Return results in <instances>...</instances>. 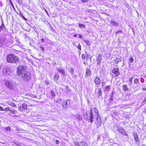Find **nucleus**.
Wrapping results in <instances>:
<instances>
[{
	"label": "nucleus",
	"instance_id": "obj_28",
	"mask_svg": "<svg viewBox=\"0 0 146 146\" xmlns=\"http://www.w3.org/2000/svg\"><path fill=\"white\" fill-rule=\"evenodd\" d=\"M70 73L72 74H74V69L73 68L71 67L70 68Z\"/></svg>",
	"mask_w": 146,
	"mask_h": 146
},
{
	"label": "nucleus",
	"instance_id": "obj_61",
	"mask_svg": "<svg viewBox=\"0 0 146 146\" xmlns=\"http://www.w3.org/2000/svg\"><path fill=\"white\" fill-rule=\"evenodd\" d=\"M24 18V19L26 20H27V19L25 18L23 16H22Z\"/></svg>",
	"mask_w": 146,
	"mask_h": 146
},
{
	"label": "nucleus",
	"instance_id": "obj_13",
	"mask_svg": "<svg viewBox=\"0 0 146 146\" xmlns=\"http://www.w3.org/2000/svg\"><path fill=\"white\" fill-rule=\"evenodd\" d=\"M101 81V80L98 76L96 77L94 80V82L96 85L99 84L100 83Z\"/></svg>",
	"mask_w": 146,
	"mask_h": 146
},
{
	"label": "nucleus",
	"instance_id": "obj_45",
	"mask_svg": "<svg viewBox=\"0 0 146 146\" xmlns=\"http://www.w3.org/2000/svg\"><path fill=\"white\" fill-rule=\"evenodd\" d=\"M5 129L8 131H10L11 130L10 127H8L5 128Z\"/></svg>",
	"mask_w": 146,
	"mask_h": 146
},
{
	"label": "nucleus",
	"instance_id": "obj_9",
	"mask_svg": "<svg viewBox=\"0 0 146 146\" xmlns=\"http://www.w3.org/2000/svg\"><path fill=\"white\" fill-rule=\"evenodd\" d=\"M70 104V102L69 100H64L63 101V107L66 108Z\"/></svg>",
	"mask_w": 146,
	"mask_h": 146
},
{
	"label": "nucleus",
	"instance_id": "obj_3",
	"mask_svg": "<svg viewBox=\"0 0 146 146\" xmlns=\"http://www.w3.org/2000/svg\"><path fill=\"white\" fill-rule=\"evenodd\" d=\"M19 76L22 81L28 82L31 80V74L29 71H26Z\"/></svg>",
	"mask_w": 146,
	"mask_h": 146
},
{
	"label": "nucleus",
	"instance_id": "obj_53",
	"mask_svg": "<svg viewBox=\"0 0 146 146\" xmlns=\"http://www.w3.org/2000/svg\"><path fill=\"white\" fill-rule=\"evenodd\" d=\"M40 48H41V49H42V51H44V48L42 46H40Z\"/></svg>",
	"mask_w": 146,
	"mask_h": 146
},
{
	"label": "nucleus",
	"instance_id": "obj_39",
	"mask_svg": "<svg viewBox=\"0 0 146 146\" xmlns=\"http://www.w3.org/2000/svg\"><path fill=\"white\" fill-rule=\"evenodd\" d=\"M123 32L121 30H119L116 33V35H117L119 34V33H122Z\"/></svg>",
	"mask_w": 146,
	"mask_h": 146
},
{
	"label": "nucleus",
	"instance_id": "obj_38",
	"mask_svg": "<svg viewBox=\"0 0 146 146\" xmlns=\"http://www.w3.org/2000/svg\"><path fill=\"white\" fill-rule=\"evenodd\" d=\"M86 55L85 54H82V59L83 60H84L86 57Z\"/></svg>",
	"mask_w": 146,
	"mask_h": 146
},
{
	"label": "nucleus",
	"instance_id": "obj_16",
	"mask_svg": "<svg viewBox=\"0 0 146 146\" xmlns=\"http://www.w3.org/2000/svg\"><path fill=\"white\" fill-rule=\"evenodd\" d=\"M91 74L90 71L88 68H87L86 70V76L88 77Z\"/></svg>",
	"mask_w": 146,
	"mask_h": 146
},
{
	"label": "nucleus",
	"instance_id": "obj_22",
	"mask_svg": "<svg viewBox=\"0 0 146 146\" xmlns=\"http://www.w3.org/2000/svg\"><path fill=\"white\" fill-rule=\"evenodd\" d=\"M80 143L83 146H87L88 144L87 143L84 141H82L80 142Z\"/></svg>",
	"mask_w": 146,
	"mask_h": 146
},
{
	"label": "nucleus",
	"instance_id": "obj_42",
	"mask_svg": "<svg viewBox=\"0 0 146 146\" xmlns=\"http://www.w3.org/2000/svg\"><path fill=\"white\" fill-rule=\"evenodd\" d=\"M77 48L80 50H81V45L80 44V43L78 44Z\"/></svg>",
	"mask_w": 146,
	"mask_h": 146
},
{
	"label": "nucleus",
	"instance_id": "obj_19",
	"mask_svg": "<svg viewBox=\"0 0 146 146\" xmlns=\"http://www.w3.org/2000/svg\"><path fill=\"white\" fill-rule=\"evenodd\" d=\"M98 92L97 93V95L98 97H99L102 95V90L100 88H98Z\"/></svg>",
	"mask_w": 146,
	"mask_h": 146
},
{
	"label": "nucleus",
	"instance_id": "obj_55",
	"mask_svg": "<svg viewBox=\"0 0 146 146\" xmlns=\"http://www.w3.org/2000/svg\"><path fill=\"white\" fill-rule=\"evenodd\" d=\"M112 96V97L113 96V92H112L110 96Z\"/></svg>",
	"mask_w": 146,
	"mask_h": 146
},
{
	"label": "nucleus",
	"instance_id": "obj_25",
	"mask_svg": "<svg viewBox=\"0 0 146 146\" xmlns=\"http://www.w3.org/2000/svg\"><path fill=\"white\" fill-rule=\"evenodd\" d=\"M123 90L126 91L128 90V87L127 85H124L123 86Z\"/></svg>",
	"mask_w": 146,
	"mask_h": 146
},
{
	"label": "nucleus",
	"instance_id": "obj_2",
	"mask_svg": "<svg viewBox=\"0 0 146 146\" xmlns=\"http://www.w3.org/2000/svg\"><path fill=\"white\" fill-rule=\"evenodd\" d=\"M6 60L8 62L15 63L18 61L19 59L16 55L13 54H10L7 56Z\"/></svg>",
	"mask_w": 146,
	"mask_h": 146
},
{
	"label": "nucleus",
	"instance_id": "obj_30",
	"mask_svg": "<svg viewBox=\"0 0 146 146\" xmlns=\"http://www.w3.org/2000/svg\"><path fill=\"white\" fill-rule=\"evenodd\" d=\"M134 82L135 84H137L139 82V80L137 78H136L134 80Z\"/></svg>",
	"mask_w": 146,
	"mask_h": 146
},
{
	"label": "nucleus",
	"instance_id": "obj_37",
	"mask_svg": "<svg viewBox=\"0 0 146 146\" xmlns=\"http://www.w3.org/2000/svg\"><path fill=\"white\" fill-rule=\"evenodd\" d=\"M5 26L4 25H1L0 26V32L3 30L4 28H5Z\"/></svg>",
	"mask_w": 146,
	"mask_h": 146
},
{
	"label": "nucleus",
	"instance_id": "obj_51",
	"mask_svg": "<svg viewBox=\"0 0 146 146\" xmlns=\"http://www.w3.org/2000/svg\"><path fill=\"white\" fill-rule=\"evenodd\" d=\"M105 83H106V82H102V86H103L105 84Z\"/></svg>",
	"mask_w": 146,
	"mask_h": 146
},
{
	"label": "nucleus",
	"instance_id": "obj_63",
	"mask_svg": "<svg viewBox=\"0 0 146 146\" xmlns=\"http://www.w3.org/2000/svg\"><path fill=\"white\" fill-rule=\"evenodd\" d=\"M142 146H146L145 145L143 144L142 145Z\"/></svg>",
	"mask_w": 146,
	"mask_h": 146
},
{
	"label": "nucleus",
	"instance_id": "obj_31",
	"mask_svg": "<svg viewBox=\"0 0 146 146\" xmlns=\"http://www.w3.org/2000/svg\"><path fill=\"white\" fill-rule=\"evenodd\" d=\"M19 111H24V110H23V107L22 106H20L19 108Z\"/></svg>",
	"mask_w": 146,
	"mask_h": 146
},
{
	"label": "nucleus",
	"instance_id": "obj_40",
	"mask_svg": "<svg viewBox=\"0 0 146 146\" xmlns=\"http://www.w3.org/2000/svg\"><path fill=\"white\" fill-rule=\"evenodd\" d=\"M129 62L132 63L133 62V59L132 57H131L129 58Z\"/></svg>",
	"mask_w": 146,
	"mask_h": 146
},
{
	"label": "nucleus",
	"instance_id": "obj_59",
	"mask_svg": "<svg viewBox=\"0 0 146 146\" xmlns=\"http://www.w3.org/2000/svg\"><path fill=\"white\" fill-rule=\"evenodd\" d=\"M79 143L78 142H76L75 143V144L76 145H79Z\"/></svg>",
	"mask_w": 146,
	"mask_h": 146
},
{
	"label": "nucleus",
	"instance_id": "obj_43",
	"mask_svg": "<svg viewBox=\"0 0 146 146\" xmlns=\"http://www.w3.org/2000/svg\"><path fill=\"white\" fill-rule=\"evenodd\" d=\"M113 97H112V96H110V97L109 99V101L110 102H111V101H113Z\"/></svg>",
	"mask_w": 146,
	"mask_h": 146
},
{
	"label": "nucleus",
	"instance_id": "obj_50",
	"mask_svg": "<svg viewBox=\"0 0 146 146\" xmlns=\"http://www.w3.org/2000/svg\"><path fill=\"white\" fill-rule=\"evenodd\" d=\"M146 101V97H145V99L143 101V103H144V102Z\"/></svg>",
	"mask_w": 146,
	"mask_h": 146
},
{
	"label": "nucleus",
	"instance_id": "obj_18",
	"mask_svg": "<svg viewBox=\"0 0 146 146\" xmlns=\"http://www.w3.org/2000/svg\"><path fill=\"white\" fill-rule=\"evenodd\" d=\"M110 23L112 24L113 26H117L119 25V23L118 22L113 21H111L110 22Z\"/></svg>",
	"mask_w": 146,
	"mask_h": 146
},
{
	"label": "nucleus",
	"instance_id": "obj_7",
	"mask_svg": "<svg viewBox=\"0 0 146 146\" xmlns=\"http://www.w3.org/2000/svg\"><path fill=\"white\" fill-rule=\"evenodd\" d=\"M8 44L7 39L5 37H0V47L6 46Z\"/></svg>",
	"mask_w": 146,
	"mask_h": 146
},
{
	"label": "nucleus",
	"instance_id": "obj_58",
	"mask_svg": "<svg viewBox=\"0 0 146 146\" xmlns=\"http://www.w3.org/2000/svg\"><path fill=\"white\" fill-rule=\"evenodd\" d=\"M142 89L144 90H146V88H143L142 87Z\"/></svg>",
	"mask_w": 146,
	"mask_h": 146
},
{
	"label": "nucleus",
	"instance_id": "obj_29",
	"mask_svg": "<svg viewBox=\"0 0 146 146\" xmlns=\"http://www.w3.org/2000/svg\"><path fill=\"white\" fill-rule=\"evenodd\" d=\"M59 78V76L58 74H56L54 76V80H57Z\"/></svg>",
	"mask_w": 146,
	"mask_h": 146
},
{
	"label": "nucleus",
	"instance_id": "obj_47",
	"mask_svg": "<svg viewBox=\"0 0 146 146\" xmlns=\"http://www.w3.org/2000/svg\"><path fill=\"white\" fill-rule=\"evenodd\" d=\"M78 37L80 38H83V37L82 36V35L80 34H78Z\"/></svg>",
	"mask_w": 146,
	"mask_h": 146
},
{
	"label": "nucleus",
	"instance_id": "obj_14",
	"mask_svg": "<svg viewBox=\"0 0 146 146\" xmlns=\"http://www.w3.org/2000/svg\"><path fill=\"white\" fill-rule=\"evenodd\" d=\"M4 74L6 75H8L10 73V71L8 68H4L3 70Z\"/></svg>",
	"mask_w": 146,
	"mask_h": 146
},
{
	"label": "nucleus",
	"instance_id": "obj_6",
	"mask_svg": "<svg viewBox=\"0 0 146 146\" xmlns=\"http://www.w3.org/2000/svg\"><path fill=\"white\" fill-rule=\"evenodd\" d=\"M95 118V123L96 124L97 127H98L101 125L102 122L101 119L99 116L98 112L96 115V116Z\"/></svg>",
	"mask_w": 146,
	"mask_h": 146
},
{
	"label": "nucleus",
	"instance_id": "obj_56",
	"mask_svg": "<svg viewBox=\"0 0 146 146\" xmlns=\"http://www.w3.org/2000/svg\"><path fill=\"white\" fill-rule=\"evenodd\" d=\"M16 1L18 2L19 4L20 3V0H16Z\"/></svg>",
	"mask_w": 146,
	"mask_h": 146
},
{
	"label": "nucleus",
	"instance_id": "obj_12",
	"mask_svg": "<svg viewBox=\"0 0 146 146\" xmlns=\"http://www.w3.org/2000/svg\"><path fill=\"white\" fill-rule=\"evenodd\" d=\"M133 134L135 140L137 142V143L138 145H139L140 143V141L139 139L138 135L136 133H133Z\"/></svg>",
	"mask_w": 146,
	"mask_h": 146
},
{
	"label": "nucleus",
	"instance_id": "obj_27",
	"mask_svg": "<svg viewBox=\"0 0 146 146\" xmlns=\"http://www.w3.org/2000/svg\"><path fill=\"white\" fill-rule=\"evenodd\" d=\"M66 89L67 91H66V92H70L71 91V89L69 88V86H66Z\"/></svg>",
	"mask_w": 146,
	"mask_h": 146
},
{
	"label": "nucleus",
	"instance_id": "obj_64",
	"mask_svg": "<svg viewBox=\"0 0 146 146\" xmlns=\"http://www.w3.org/2000/svg\"><path fill=\"white\" fill-rule=\"evenodd\" d=\"M76 146H80V145H77Z\"/></svg>",
	"mask_w": 146,
	"mask_h": 146
},
{
	"label": "nucleus",
	"instance_id": "obj_11",
	"mask_svg": "<svg viewBox=\"0 0 146 146\" xmlns=\"http://www.w3.org/2000/svg\"><path fill=\"white\" fill-rule=\"evenodd\" d=\"M97 62V64L98 65H99L100 64L101 62L102 61V58L101 57V55L100 54H99L98 56L96 58V59Z\"/></svg>",
	"mask_w": 146,
	"mask_h": 146
},
{
	"label": "nucleus",
	"instance_id": "obj_24",
	"mask_svg": "<svg viewBox=\"0 0 146 146\" xmlns=\"http://www.w3.org/2000/svg\"><path fill=\"white\" fill-rule=\"evenodd\" d=\"M85 53H86V58H87V59L89 58H90V59L91 60V59H92V56H91L89 54H87L86 52H85Z\"/></svg>",
	"mask_w": 146,
	"mask_h": 146
},
{
	"label": "nucleus",
	"instance_id": "obj_21",
	"mask_svg": "<svg viewBox=\"0 0 146 146\" xmlns=\"http://www.w3.org/2000/svg\"><path fill=\"white\" fill-rule=\"evenodd\" d=\"M9 111H10V113L12 114H13L15 115H16L18 113V112L16 110H14L13 109L10 110H9Z\"/></svg>",
	"mask_w": 146,
	"mask_h": 146
},
{
	"label": "nucleus",
	"instance_id": "obj_33",
	"mask_svg": "<svg viewBox=\"0 0 146 146\" xmlns=\"http://www.w3.org/2000/svg\"><path fill=\"white\" fill-rule=\"evenodd\" d=\"M78 25L79 27L81 28H84L85 27V26L83 24H79Z\"/></svg>",
	"mask_w": 146,
	"mask_h": 146
},
{
	"label": "nucleus",
	"instance_id": "obj_5",
	"mask_svg": "<svg viewBox=\"0 0 146 146\" xmlns=\"http://www.w3.org/2000/svg\"><path fill=\"white\" fill-rule=\"evenodd\" d=\"M27 68L23 65H19L17 67V73L19 76L26 71Z\"/></svg>",
	"mask_w": 146,
	"mask_h": 146
},
{
	"label": "nucleus",
	"instance_id": "obj_23",
	"mask_svg": "<svg viewBox=\"0 0 146 146\" xmlns=\"http://www.w3.org/2000/svg\"><path fill=\"white\" fill-rule=\"evenodd\" d=\"M131 63V62H129L128 63V64H129V67L130 68L131 70H133L134 69V67L133 66L132 64Z\"/></svg>",
	"mask_w": 146,
	"mask_h": 146
},
{
	"label": "nucleus",
	"instance_id": "obj_49",
	"mask_svg": "<svg viewBox=\"0 0 146 146\" xmlns=\"http://www.w3.org/2000/svg\"><path fill=\"white\" fill-rule=\"evenodd\" d=\"M81 1L82 2H88V1L87 0H81Z\"/></svg>",
	"mask_w": 146,
	"mask_h": 146
},
{
	"label": "nucleus",
	"instance_id": "obj_1",
	"mask_svg": "<svg viewBox=\"0 0 146 146\" xmlns=\"http://www.w3.org/2000/svg\"><path fill=\"white\" fill-rule=\"evenodd\" d=\"M98 112V110L96 108H91L90 111H87L84 115L86 120L90 121L92 123L94 121L96 115Z\"/></svg>",
	"mask_w": 146,
	"mask_h": 146
},
{
	"label": "nucleus",
	"instance_id": "obj_60",
	"mask_svg": "<svg viewBox=\"0 0 146 146\" xmlns=\"http://www.w3.org/2000/svg\"><path fill=\"white\" fill-rule=\"evenodd\" d=\"M77 36V35L76 34H75L74 35V36L75 37H76Z\"/></svg>",
	"mask_w": 146,
	"mask_h": 146
},
{
	"label": "nucleus",
	"instance_id": "obj_17",
	"mask_svg": "<svg viewBox=\"0 0 146 146\" xmlns=\"http://www.w3.org/2000/svg\"><path fill=\"white\" fill-rule=\"evenodd\" d=\"M75 117L79 121H81L82 120V117L78 114H76L75 115Z\"/></svg>",
	"mask_w": 146,
	"mask_h": 146
},
{
	"label": "nucleus",
	"instance_id": "obj_36",
	"mask_svg": "<svg viewBox=\"0 0 146 146\" xmlns=\"http://www.w3.org/2000/svg\"><path fill=\"white\" fill-rule=\"evenodd\" d=\"M110 88V86H106L105 88V90L107 91H108Z\"/></svg>",
	"mask_w": 146,
	"mask_h": 146
},
{
	"label": "nucleus",
	"instance_id": "obj_20",
	"mask_svg": "<svg viewBox=\"0 0 146 146\" xmlns=\"http://www.w3.org/2000/svg\"><path fill=\"white\" fill-rule=\"evenodd\" d=\"M57 70L59 72L61 73L63 75H64L65 72L64 70L62 69H60L58 68H57Z\"/></svg>",
	"mask_w": 146,
	"mask_h": 146
},
{
	"label": "nucleus",
	"instance_id": "obj_8",
	"mask_svg": "<svg viewBox=\"0 0 146 146\" xmlns=\"http://www.w3.org/2000/svg\"><path fill=\"white\" fill-rule=\"evenodd\" d=\"M118 130L119 132L121 133L125 136H128L127 134L125 132V130L122 127H119L118 128Z\"/></svg>",
	"mask_w": 146,
	"mask_h": 146
},
{
	"label": "nucleus",
	"instance_id": "obj_44",
	"mask_svg": "<svg viewBox=\"0 0 146 146\" xmlns=\"http://www.w3.org/2000/svg\"><path fill=\"white\" fill-rule=\"evenodd\" d=\"M140 81L141 82L144 83V80L143 78L141 77L140 78Z\"/></svg>",
	"mask_w": 146,
	"mask_h": 146
},
{
	"label": "nucleus",
	"instance_id": "obj_26",
	"mask_svg": "<svg viewBox=\"0 0 146 146\" xmlns=\"http://www.w3.org/2000/svg\"><path fill=\"white\" fill-rule=\"evenodd\" d=\"M22 106L23 107V110H27V104H26V103L23 104L22 105Z\"/></svg>",
	"mask_w": 146,
	"mask_h": 146
},
{
	"label": "nucleus",
	"instance_id": "obj_4",
	"mask_svg": "<svg viewBox=\"0 0 146 146\" xmlns=\"http://www.w3.org/2000/svg\"><path fill=\"white\" fill-rule=\"evenodd\" d=\"M5 86L11 90H14L16 88L17 85L14 82L9 80H6L5 81Z\"/></svg>",
	"mask_w": 146,
	"mask_h": 146
},
{
	"label": "nucleus",
	"instance_id": "obj_35",
	"mask_svg": "<svg viewBox=\"0 0 146 146\" xmlns=\"http://www.w3.org/2000/svg\"><path fill=\"white\" fill-rule=\"evenodd\" d=\"M10 103L9 104L13 107H15L16 106V105L13 102H10Z\"/></svg>",
	"mask_w": 146,
	"mask_h": 146
},
{
	"label": "nucleus",
	"instance_id": "obj_10",
	"mask_svg": "<svg viewBox=\"0 0 146 146\" xmlns=\"http://www.w3.org/2000/svg\"><path fill=\"white\" fill-rule=\"evenodd\" d=\"M112 72L113 73H114L115 76H117L120 74L119 69L117 68H113L112 70Z\"/></svg>",
	"mask_w": 146,
	"mask_h": 146
},
{
	"label": "nucleus",
	"instance_id": "obj_15",
	"mask_svg": "<svg viewBox=\"0 0 146 146\" xmlns=\"http://www.w3.org/2000/svg\"><path fill=\"white\" fill-rule=\"evenodd\" d=\"M122 60V58L121 57H117L115 60V63L117 64L118 62L121 61Z\"/></svg>",
	"mask_w": 146,
	"mask_h": 146
},
{
	"label": "nucleus",
	"instance_id": "obj_34",
	"mask_svg": "<svg viewBox=\"0 0 146 146\" xmlns=\"http://www.w3.org/2000/svg\"><path fill=\"white\" fill-rule=\"evenodd\" d=\"M83 41L86 43V44L88 46H89L90 45V43L89 42L88 40H83Z\"/></svg>",
	"mask_w": 146,
	"mask_h": 146
},
{
	"label": "nucleus",
	"instance_id": "obj_52",
	"mask_svg": "<svg viewBox=\"0 0 146 146\" xmlns=\"http://www.w3.org/2000/svg\"><path fill=\"white\" fill-rule=\"evenodd\" d=\"M4 110L3 108V107L0 106V110L2 111Z\"/></svg>",
	"mask_w": 146,
	"mask_h": 146
},
{
	"label": "nucleus",
	"instance_id": "obj_48",
	"mask_svg": "<svg viewBox=\"0 0 146 146\" xmlns=\"http://www.w3.org/2000/svg\"><path fill=\"white\" fill-rule=\"evenodd\" d=\"M59 141L58 140H56V142H55V143L56 144H59Z\"/></svg>",
	"mask_w": 146,
	"mask_h": 146
},
{
	"label": "nucleus",
	"instance_id": "obj_46",
	"mask_svg": "<svg viewBox=\"0 0 146 146\" xmlns=\"http://www.w3.org/2000/svg\"><path fill=\"white\" fill-rule=\"evenodd\" d=\"M45 83L47 85H48L49 84V82L47 80H45Z\"/></svg>",
	"mask_w": 146,
	"mask_h": 146
},
{
	"label": "nucleus",
	"instance_id": "obj_32",
	"mask_svg": "<svg viewBox=\"0 0 146 146\" xmlns=\"http://www.w3.org/2000/svg\"><path fill=\"white\" fill-rule=\"evenodd\" d=\"M51 94L52 98H54L55 96V94L53 91H51Z\"/></svg>",
	"mask_w": 146,
	"mask_h": 146
},
{
	"label": "nucleus",
	"instance_id": "obj_41",
	"mask_svg": "<svg viewBox=\"0 0 146 146\" xmlns=\"http://www.w3.org/2000/svg\"><path fill=\"white\" fill-rule=\"evenodd\" d=\"M133 77H132V78H129V81L131 84H132V79L133 78Z\"/></svg>",
	"mask_w": 146,
	"mask_h": 146
},
{
	"label": "nucleus",
	"instance_id": "obj_54",
	"mask_svg": "<svg viewBox=\"0 0 146 146\" xmlns=\"http://www.w3.org/2000/svg\"><path fill=\"white\" fill-rule=\"evenodd\" d=\"M10 3L11 4V5L13 7H14L13 5L12 2V1H10Z\"/></svg>",
	"mask_w": 146,
	"mask_h": 146
},
{
	"label": "nucleus",
	"instance_id": "obj_57",
	"mask_svg": "<svg viewBox=\"0 0 146 146\" xmlns=\"http://www.w3.org/2000/svg\"><path fill=\"white\" fill-rule=\"evenodd\" d=\"M41 41L42 42H44V38H42L41 39Z\"/></svg>",
	"mask_w": 146,
	"mask_h": 146
},
{
	"label": "nucleus",
	"instance_id": "obj_62",
	"mask_svg": "<svg viewBox=\"0 0 146 146\" xmlns=\"http://www.w3.org/2000/svg\"><path fill=\"white\" fill-rule=\"evenodd\" d=\"M83 63L84 64H85L86 65V62H83Z\"/></svg>",
	"mask_w": 146,
	"mask_h": 146
}]
</instances>
